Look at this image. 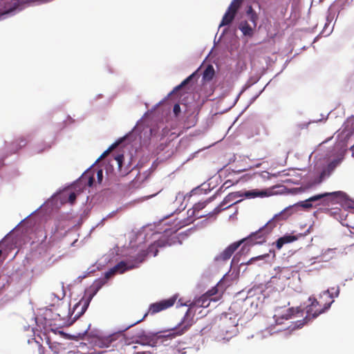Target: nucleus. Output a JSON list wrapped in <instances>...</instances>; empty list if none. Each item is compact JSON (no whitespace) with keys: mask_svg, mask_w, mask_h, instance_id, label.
<instances>
[{"mask_svg":"<svg viewBox=\"0 0 354 354\" xmlns=\"http://www.w3.org/2000/svg\"><path fill=\"white\" fill-rule=\"evenodd\" d=\"M163 241L158 240V241L153 243L150 245L148 248L147 250H141L136 258V263H131L130 265H127L124 261H120L118 264H116L113 268H112L110 270L105 273V279H98L95 280L93 284L89 288V291L91 292L89 299L84 301V304L82 306V310L80 313V315L83 314L89 304V301L92 299V297L101 289V288L105 284L106 279H108L111 276H113L116 272L123 273L127 270L134 268L138 266V264L143 262L145 258L149 253H153V256H156L158 253V247L163 246Z\"/></svg>","mask_w":354,"mask_h":354,"instance_id":"obj_1","label":"nucleus"},{"mask_svg":"<svg viewBox=\"0 0 354 354\" xmlns=\"http://www.w3.org/2000/svg\"><path fill=\"white\" fill-rule=\"evenodd\" d=\"M288 214L286 210L276 214L271 220H270L264 226L257 231L251 233L248 236L242 239L243 248L246 246H252L257 244H262L266 241L268 235L272 232L273 229L277 227L278 222L286 220Z\"/></svg>","mask_w":354,"mask_h":354,"instance_id":"obj_2","label":"nucleus"},{"mask_svg":"<svg viewBox=\"0 0 354 354\" xmlns=\"http://www.w3.org/2000/svg\"><path fill=\"white\" fill-rule=\"evenodd\" d=\"M333 292H330L329 290L324 291L320 295V299L324 298L328 299L324 304H322V301H318L313 297H310L308 301L310 302L308 304L306 309V316L303 320V323L301 325H304L308 321L315 319L319 315L324 313L326 310L330 308L331 304L334 302Z\"/></svg>","mask_w":354,"mask_h":354,"instance_id":"obj_3","label":"nucleus"},{"mask_svg":"<svg viewBox=\"0 0 354 354\" xmlns=\"http://www.w3.org/2000/svg\"><path fill=\"white\" fill-rule=\"evenodd\" d=\"M194 314L195 310L189 306V308L187 310L182 321L178 324L177 327L171 330L167 336L172 338L184 334L194 324Z\"/></svg>","mask_w":354,"mask_h":354,"instance_id":"obj_4","label":"nucleus"},{"mask_svg":"<svg viewBox=\"0 0 354 354\" xmlns=\"http://www.w3.org/2000/svg\"><path fill=\"white\" fill-rule=\"evenodd\" d=\"M319 196H322L323 199V204L328 205L329 204H349L351 201L348 198V195L342 191L333 192H325L319 194Z\"/></svg>","mask_w":354,"mask_h":354,"instance_id":"obj_5","label":"nucleus"},{"mask_svg":"<svg viewBox=\"0 0 354 354\" xmlns=\"http://www.w3.org/2000/svg\"><path fill=\"white\" fill-rule=\"evenodd\" d=\"M237 322L235 317L228 314H222L219 318L218 326L223 334L232 335L236 333Z\"/></svg>","mask_w":354,"mask_h":354,"instance_id":"obj_6","label":"nucleus"},{"mask_svg":"<svg viewBox=\"0 0 354 354\" xmlns=\"http://www.w3.org/2000/svg\"><path fill=\"white\" fill-rule=\"evenodd\" d=\"M237 197V193L229 194L224 198L223 201L221 203V204L216 207H215L212 212H209L208 214H207V216H208L209 218H210L213 216L217 215L221 211L230 207L232 205L236 204L238 202V201H236Z\"/></svg>","mask_w":354,"mask_h":354,"instance_id":"obj_7","label":"nucleus"},{"mask_svg":"<svg viewBox=\"0 0 354 354\" xmlns=\"http://www.w3.org/2000/svg\"><path fill=\"white\" fill-rule=\"evenodd\" d=\"M176 301V297L173 296L169 299L161 300L158 302L153 303L150 305L148 313L154 315L162 310H166L175 304Z\"/></svg>","mask_w":354,"mask_h":354,"instance_id":"obj_8","label":"nucleus"},{"mask_svg":"<svg viewBox=\"0 0 354 354\" xmlns=\"http://www.w3.org/2000/svg\"><path fill=\"white\" fill-rule=\"evenodd\" d=\"M243 244V241L240 240L234 242L227 247L222 252L215 257L217 261H225L230 259L234 252Z\"/></svg>","mask_w":354,"mask_h":354,"instance_id":"obj_9","label":"nucleus"},{"mask_svg":"<svg viewBox=\"0 0 354 354\" xmlns=\"http://www.w3.org/2000/svg\"><path fill=\"white\" fill-rule=\"evenodd\" d=\"M243 244V241L240 240L234 242L227 247L222 252L215 257L217 261H225L230 259L234 252Z\"/></svg>","mask_w":354,"mask_h":354,"instance_id":"obj_10","label":"nucleus"},{"mask_svg":"<svg viewBox=\"0 0 354 354\" xmlns=\"http://www.w3.org/2000/svg\"><path fill=\"white\" fill-rule=\"evenodd\" d=\"M212 301H217V299H214V298H212V299L208 298V297H207L206 295H203L199 298L194 300L189 304V306H190L192 309H194L195 308H207L209 306L210 302Z\"/></svg>","mask_w":354,"mask_h":354,"instance_id":"obj_11","label":"nucleus"},{"mask_svg":"<svg viewBox=\"0 0 354 354\" xmlns=\"http://www.w3.org/2000/svg\"><path fill=\"white\" fill-rule=\"evenodd\" d=\"M298 239V236L295 235L291 234H286L280 238H279L276 242L275 245L277 250H281L282 247L287 243H292Z\"/></svg>","mask_w":354,"mask_h":354,"instance_id":"obj_12","label":"nucleus"},{"mask_svg":"<svg viewBox=\"0 0 354 354\" xmlns=\"http://www.w3.org/2000/svg\"><path fill=\"white\" fill-rule=\"evenodd\" d=\"M114 335L105 337L97 338L95 341V345L100 348H108L115 341Z\"/></svg>","mask_w":354,"mask_h":354,"instance_id":"obj_13","label":"nucleus"},{"mask_svg":"<svg viewBox=\"0 0 354 354\" xmlns=\"http://www.w3.org/2000/svg\"><path fill=\"white\" fill-rule=\"evenodd\" d=\"M242 196H244L248 198H254L256 197H265L268 196V192L266 190H259V189H252L249 191H245Z\"/></svg>","mask_w":354,"mask_h":354,"instance_id":"obj_14","label":"nucleus"},{"mask_svg":"<svg viewBox=\"0 0 354 354\" xmlns=\"http://www.w3.org/2000/svg\"><path fill=\"white\" fill-rule=\"evenodd\" d=\"M28 140L25 137H19L12 142V150L14 153L18 151L28 144Z\"/></svg>","mask_w":354,"mask_h":354,"instance_id":"obj_15","label":"nucleus"},{"mask_svg":"<svg viewBox=\"0 0 354 354\" xmlns=\"http://www.w3.org/2000/svg\"><path fill=\"white\" fill-rule=\"evenodd\" d=\"M47 343L49 346V348L53 352V354H62L64 352V347L63 345L58 342H51L50 339L48 338Z\"/></svg>","mask_w":354,"mask_h":354,"instance_id":"obj_16","label":"nucleus"},{"mask_svg":"<svg viewBox=\"0 0 354 354\" xmlns=\"http://www.w3.org/2000/svg\"><path fill=\"white\" fill-rule=\"evenodd\" d=\"M322 199V196H319V194L313 196L306 201H301L298 203L300 207H302L305 209H310L313 207L312 203L319 201Z\"/></svg>","mask_w":354,"mask_h":354,"instance_id":"obj_17","label":"nucleus"},{"mask_svg":"<svg viewBox=\"0 0 354 354\" xmlns=\"http://www.w3.org/2000/svg\"><path fill=\"white\" fill-rule=\"evenodd\" d=\"M94 174H95L94 169H88L82 174V176L81 177V180L82 181L87 180V185L88 187H91L94 183Z\"/></svg>","mask_w":354,"mask_h":354,"instance_id":"obj_18","label":"nucleus"},{"mask_svg":"<svg viewBox=\"0 0 354 354\" xmlns=\"http://www.w3.org/2000/svg\"><path fill=\"white\" fill-rule=\"evenodd\" d=\"M236 16V14L232 12L231 11L227 10L226 12L223 17V19L221 20V22L219 25L220 27L227 26L230 24L232 21L234 20V17Z\"/></svg>","mask_w":354,"mask_h":354,"instance_id":"obj_19","label":"nucleus"},{"mask_svg":"<svg viewBox=\"0 0 354 354\" xmlns=\"http://www.w3.org/2000/svg\"><path fill=\"white\" fill-rule=\"evenodd\" d=\"M239 28L245 36L252 37L254 34L253 28L246 21H242Z\"/></svg>","mask_w":354,"mask_h":354,"instance_id":"obj_20","label":"nucleus"},{"mask_svg":"<svg viewBox=\"0 0 354 354\" xmlns=\"http://www.w3.org/2000/svg\"><path fill=\"white\" fill-rule=\"evenodd\" d=\"M215 75L214 68L212 65L209 64L205 69L203 74V80L204 81H210Z\"/></svg>","mask_w":354,"mask_h":354,"instance_id":"obj_21","label":"nucleus"},{"mask_svg":"<svg viewBox=\"0 0 354 354\" xmlns=\"http://www.w3.org/2000/svg\"><path fill=\"white\" fill-rule=\"evenodd\" d=\"M212 201V198H209L208 199L204 201H200L196 203L193 206V214L198 213L200 210L203 209L206 207V205Z\"/></svg>","mask_w":354,"mask_h":354,"instance_id":"obj_22","label":"nucleus"},{"mask_svg":"<svg viewBox=\"0 0 354 354\" xmlns=\"http://www.w3.org/2000/svg\"><path fill=\"white\" fill-rule=\"evenodd\" d=\"M114 160L116 161L120 173L122 175L127 174H128L127 171H122V163H123V160H124V155L122 153H118L114 156Z\"/></svg>","mask_w":354,"mask_h":354,"instance_id":"obj_23","label":"nucleus"},{"mask_svg":"<svg viewBox=\"0 0 354 354\" xmlns=\"http://www.w3.org/2000/svg\"><path fill=\"white\" fill-rule=\"evenodd\" d=\"M197 71L193 73L192 75H190L189 77H187L185 80H184L179 85L176 86L174 90L173 93L179 91L183 87H184L185 85L189 84L192 79L196 76Z\"/></svg>","mask_w":354,"mask_h":354,"instance_id":"obj_24","label":"nucleus"},{"mask_svg":"<svg viewBox=\"0 0 354 354\" xmlns=\"http://www.w3.org/2000/svg\"><path fill=\"white\" fill-rule=\"evenodd\" d=\"M243 0H233L229 6L227 10L236 14Z\"/></svg>","mask_w":354,"mask_h":354,"instance_id":"obj_25","label":"nucleus"},{"mask_svg":"<svg viewBox=\"0 0 354 354\" xmlns=\"http://www.w3.org/2000/svg\"><path fill=\"white\" fill-rule=\"evenodd\" d=\"M302 310H300L299 308H297L296 309L290 308L288 310V313L283 315L282 317L285 319H288L291 317L292 315L298 314Z\"/></svg>","mask_w":354,"mask_h":354,"instance_id":"obj_26","label":"nucleus"},{"mask_svg":"<svg viewBox=\"0 0 354 354\" xmlns=\"http://www.w3.org/2000/svg\"><path fill=\"white\" fill-rule=\"evenodd\" d=\"M218 292L217 288L213 287L212 289L209 290L207 292H205L204 295L207 296L208 298H211V297L216 295Z\"/></svg>","mask_w":354,"mask_h":354,"instance_id":"obj_27","label":"nucleus"},{"mask_svg":"<svg viewBox=\"0 0 354 354\" xmlns=\"http://www.w3.org/2000/svg\"><path fill=\"white\" fill-rule=\"evenodd\" d=\"M249 17H250V20L252 22V24L254 25V28H255L257 26V20L259 18L257 14L256 13V12H254V14L249 16Z\"/></svg>","mask_w":354,"mask_h":354,"instance_id":"obj_28","label":"nucleus"},{"mask_svg":"<svg viewBox=\"0 0 354 354\" xmlns=\"http://www.w3.org/2000/svg\"><path fill=\"white\" fill-rule=\"evenodd\" d=\"M97 183L100 184L103 180V171L102 169H98L96 172Z\"/></svg>","mask_w":354,"mask_h":354,"instance_id":"obj_29","label":"nucleus"},{"mask_svg":"<svg viewBox=\"0 0 354 354\" xmlns=\"http://www.w3.org/2000/svg\"><path fill=\"white\" fill-rule=\"evenodd\" d=\"M268 254H265V255H260V256H258V257H253L252 259H250L247 263L246 264L247 265H249L250 263H252V261H257V260H260V259H264L265 257H268Z\"/></svg>","mask_w":354,"mask_h":354,"instance_id":"obj_30","label":"nucleus"},{"mask_svg":"<svg viewBox=\"0 0 354 354\" xmlns=\"http://www.w3.org/2000/svg\"><path fill=\"white\" fill-rule=\"evenodd\" d=\"M180 106L178 104H175L173 109V112L175 116H178L180 113Z\"/></svg>","mask_w":354,"mask_h":354,"instance_id":"obj_31","label":"nucleus"},{"mask_svg":"<svg viewBox=\"0 0 354 354\" xmlns=\"http://www.w3.org/2000/svg\"><path fill=\"white\" fill-rule=\"evenodd\" d=\"M76 194L75 192H71L68 196V202L73 204L76 200Z\"/></svg>","mask_w":354,"mask_h":354,"instance_id":"obj_32","label":"nucleus"},{"mask_svg":"<svg viewBox=\"0 0 354 354\" xmlns=\"http://www.w3.org/2000/svg\"><path fill=\"white\" fill-rule=\"evenodd\" d=\"M147 313H146V314L144 315V317H142V319H140V320H138L137 322H134V323L131 324V325H129V326H127V327L124 329V330H127V329H128V328H129L130 327H131V326H134V325H136V324H137L140 323V322H142V320H143V319L147 317Z\"/></svg>","mask_w":354,"mask_h":354,"instance_id":"obj_33","label":"nucleus"},{"mask_svg":"<svg viewBox=\"0 0 354 354\" xmlns=\"http://www.w3.org/2000/svg\"><path fill=\"white\" fill-rule=\"evenodd\" d=\"M254 12H255V11L253 10L252 7L251 6H250L247 10L246 13H247L248 16H250L252 14H254Z\"/></svg>","mask_w":354,"mask_h":354,"instance_id":"obj_34","label":"nucleus"},{"mask_svg":"<svg viewBox=\"0 0 354 354\" xmlns=\"http://www.w3.org/2000/svg\"><path fill=\"white\" fill-rule=\"evenodd\" d=\"M36 345L39 348V354H42L44 353V348H42L41 345H40L37 342H36Z\"/></svg>","mask_w":354,"mask_h":354,"instance_id":"obj_35","label":"nucleus"},{"mask_svg":"<svg viewBox=\"0 0 354 354\" xmlns=\"http://www.w3.org/2000/svg\"><path fill=\"white\" fill-rule=\"evenodd\" d=\"M109 151H110V149H108V150L105 151H104V153L100 156V158H99V159H102V158H105V157L109 154Z\"/></svg>","mask_w":354,"mask_h":354,"instance_id":"obj_36","label":"nucleus"},{"mask_svg":"<svg viewBox=\"0 0 354 354\" xmlns=\"http://www.w3.org/2000/svg\"><path fill=\"white\" fill-rule=\"evenodd\" d=\"M332 290H335V296L337 297L339 292V288H337L336 289L335 288H331Z\"/></svg>","mask_w":354,"mask_h":354,"instance_id":"obj_37","label":"nucleus"},{"mask_svg":"<svg viewBox=\"0 0 354 354\" xmlns=\"http://www.w3.org/2000/svg\"><path fill=\"white\" fill-rule=\"evenodd\" d=\"M149 351H138L136 352L135 354H150Z\"/></svg>","mask_w":354,"mask_h":354,"instance_id":"obj_38","label":"nucleus"},{"mask_svg":"<svg viewBox=\"0 0 354 354\" xmlns=\"http://www.w3.org/2000/svg\"><path fill=\"white\" fill-rule=\"evenodd\" d=\"M319 301H322V304H324L326 301H328V299L324 298V299H321L319 298Z\"/></svg>","mask_w":354,"mask_h":354,"instance_id":"obj_39","label":"nucleus"},{"mask_svg":"<svg viewBox=\"0 0 354 354\" xmlns=\"http://www.w3.org/2000/svg\"><path fill=\"white\" fill-rule=\"evenodd\" d=\"M196 216L200 218V217H203V215H198V214L196 215Z\"/></svg>","mask_w":354,"mask_h":354,"instance_id":"obj_40","label":"nucleus"},{"mask_svg":"<svg viewBox=\"0 0 354 354\" xmlns=\"http://www.w3.org/2000/svg\"><path fill=\"white\" fill-rule=\"evenodd\" d=\"M81 304H82L81 302H80V304L75 306V308H78V306H80Z\"/></svg>","mask_w":354,"mask_h":354,"instance_id":"obj_41","label":"nucleus"},{"mask_svg":"<svg viewBox=\"0 0 354 354\" xmlns=\"http://www.w3.org/2000/svg\"><path fill=\"white\" fill-rule=\"evenodd\" d=\"M1 255V251L0 250V256Z\"/></svg>","mask_w":354,"mask_h":354,"instance_id":"obj_42","label":"nucleus"},{"mask_svg":"<svg viewBox=\"0 0 354 354\" xmlns=\"http://www.w3.org/2000/svg\"><path fill=\"white\" fill-rule=\"evenodd\" d=\"M353 228L354 229V227H353Z\"/></svg>","mask_w":354,"mask_h":354,"instance_id":"obj_43","label":"nucleus"}]
</instances>
